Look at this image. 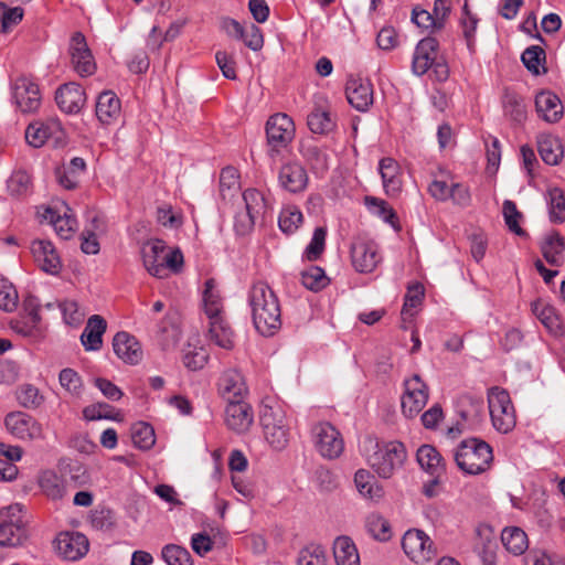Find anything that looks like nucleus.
Returning <instances> with one entry per match:
<instances>
[{
	"label": "nucleus",
	"instance_id": "f257e3e1",
	"mask_svg": "<svg viewBox=\"0 0 565 565\" xmlns=\"http://www.w3.org/2000/svg\"><path fill=\"white\" fill-rule=\"evenodd\" d=\"M247 305L254 328L264 337L281 328V307L278 296L265 281L254 282L247 294Z\"/></svg>",
	"mask_w": 565,
	"mask_h": 565
},
{
	"label": "nucleus",
	"instance_id": "f03ea898",
	"mask_svg": "<svg viewBox=\"0 0 565 565\" xmlns=\"http://www.w3.org/2000/svg\"><path fill=\"white\" fill-rule=\"evenodd\" d=\"M454 457L458 468L468 475H479L487 471L493 461L491 446L479 438L462 440Z\"/></svg>",
	"mask_w": 565,
	"mask_h": 565
},
{
	"label": "nucleus",
	"instance_id": "7ed1b4c3",
	"mask_svg": "<svg viewBox=\"0 0 565 565\" xmlns=\"http://www.w3.org/2000/svg\"><path fill=\"white\" fill-rule=\"evenodd\" d=\"M373 450L366 456L369 466L381 477L391 478L396 470L401 469L406 457V449L399 441L374 443L369 440Z\"/></svg>",
	"mask_w": 565,
	"mask_h": 565
},
{
	"label": "nucleus",
	"instance_id": "20e7f679",
	"mask_svg": "<svg viewBox=\"0 0 565 565\" xmlns=\"http://www.w3.org/2000/svg\"><path fill=\"white\" fill-rule=\"evenodd\" d=\"M260 424L266 441L274 450H282L289 443V425L284 408L279 404H264L260 409Z\"/></svg>",
	"mask_w": 565,
	"mask_h": 565
},
{
	"label": "nucleus",
	"instance_id": "39448f33",
	"mask_svg": "<svg viewBox=\"0 0 565 565\" xmlns=\"http://www.w3.org/2000/svg\"><path fill=\"white\" fill-rule=\"evenodd\" d=\"M433 68L436 78L444 82L449 76V68L446 63L439 61V42L431 36L422 39L414 51L412 71L420 76Z\"/></svg>",
	"mask_w": 565,
	"mask_h": 565
},
{
	"label": "nucleus",
	"instance_id": "423d86ee",
	"mask_svg": "<svg viewBox=\"0 0 565 565\" xmlns=\"http://www.w3.org/2000/svg\"><path fill=\"white\" fill-rule=\"evenodd\" d=\"M488 406L493 427L502 433H510L516 424L514 406L507 390L493 386L488 391Z\"/></svg>",
	"mask_w": 565,
	"mask_h": 565
},
{
	"label": "nucleus",
	"instance_id": "0eeeda50",
	"mask_svg": "<svg viewBox=\"0 0 565 565\" xmlns=\"http://www.w3.org/2000/svg\"><path fill=\"white\" fill-rule=\"evenodd\" d=\"M22 511L20 503L0 510V546L14 547L26 539Z\"/></svg>",
	"mask_w": 565,
	"mask_h": 565
},
{
	"label": "nucleus",
	"instance_id": "6e6552de",
	"mask_svg": "<svg viewBox=\"0 0 565 565\" xmlns=\"http://www.w3.org/2000/svg\"><path fill=\"white\" fill-rule=\"evenodd\" d=\"M402 548L412 562L420 565L430 562L437 555L433 540L418 529H409L404 533Z\"/></svg>",
	"mask_w": 565,
	"mask_h": 565
},
{
	"label": "nucleus",
	"instance_id": "1a4fd4ad",
	"mask_svg": "<svg viewBox=\"0 0 565 565\" xmlns=\"http://www.w3.org/2000/svg\"><path fill=\"white\" fill-rule=\"evenodd\" d=\"M25 140L34 148H40L50 141L55 147H58L65 143V131L57 119L39 120L31 122L26 127Z\"/></svg>",
	"mask_w": 565,
	"mask_h": 565
},
{
	"label": "nucleus",
	"instance_id": "9d476101",
	"mask_svg": "<svg viewBox=\"0 0 565 565\" xmlns=\"http://www.w3.org/2000/svg\"><path fill=\"white\" fill-rule=\"evenodd\" d=\"M311 433L315 447L322 457L334 459L342 454L344 443L333 425L327 422L319 423L313 426Z\"/></svg>",
	"mask_w": 565,
	"mask_h": 565
},
{
	"label": "nucleus",
	"instance_id": "9b49d317",
	"mask_svg": "<svg viewBox=\"0 0 565 565\" xmlns=\"http://www.w3.org/2000/svg\"><path fill=\"white\" fill-rule=\"evenodd\" d=\"M382 257L377 244L363 236H358L351 244V263L362 274L372 273L381 263Z\"/></svg>",
	"mask_w": 565,
	"mask_h": 565
},
{
	"label": "nucleus",
	"instance_id": "f8f14e48",
	"mask_svg": "<svg viewBox=\"0 0 565 565\" xmlns=\"http://www.w3.org/2000/svg\"><path fill=\"white\" fill-rule=\"evenodd\" d=\"M295 122L287 114L278 113L269 117L266 124V136L271 151L285 149L294 140Z\"/></svg>",
	"mask_w": 565,
	"mask_h": 565
},
{
	"label": "nucleus",
	"instance_id": "ddd939ff",
	"mask_svg": "<svg viewBox=\"0 0 565 565\" xmlns=\"http://www.w3.org/2000/svg\"><path fill=\"white\" fill-rule=\"evenodd\" d=\"M68 53L72 66L79 76H90L96 72L95 58L82 32H75L72 35Z\"/></svg>",
	"mask_w": 565,
	"mask_h": 565
},
{
	"label": "nucleus",
	"instance_id": "4468645a",
	"mask_svg": "<svg viewBox=\"0 0 565 565\" xmlns=\"http://www.w3.org/2000/svg\"><path fill=\"white\" fill-rule=\"evenodd\" d=\"M405 392L402 396V412L408 417L417 416L428 401V387L419 375H413L404 383Z\"/></svg>",
	"mask_w": 565,
	"mask_h": 565
},
{
	"label": "nucleus",
	"instance_id": "2eb2a0df",
	"mask_svg": "<svg viewBox=\"0 0 565 565\" xmlns=\"http://www.w3.org/2000/svg\"><path fill=\"white\" fill-rule=\"evenodd\" d=\"M8 431L22 440L43 438L42 425L31 415L24 412H11L4 418Z\"/></svg>",
	"mask_w": 565,
	"mask_h": 565
},
{
	"label": "nucleus",
	"instance_id": "dca6fc26",
	"mask_svg": "<svg viewBox=\"0 0 565 565\" xmlns=\"http://www.w3.org/2000/svg\"><path fill=\"white\" fill-rule=\"evenodd\" d=\"M12 95L17 107L24 114L34 113L41 106L39 85L26 76H19L12 84Z\"/></svg>",
	"mask_w": 565,
	"mask_h": 565
},
{
	"label": "nucleus",
	"instance_id": "f3484780",
	"mask_svg": "<svg viewBox=\"0 0 565 565\" xmlns=\"http://www.w3.org/2000/svg\"><path fill=\"white\" fill-rule=\"evenodd\" d=\"M224 420L228 429L236 434H244L254 423V413L244 399L231 401L225 407Z\"/></svg>",
	"mask_w": 565,
	"mask_h": 565
},
{
	"label": "nucleus",
	"instance_id": "a211bd4d",
	"mask_svg": "<svg viewBox=\"0 0 565 565\" xmlns=\"http://www.w3.org/2000/svg\"><path fill=\"white\" fill-rule=\"evenodd\" d=\"M30 248L34 262L41 270L50 275H57L61 271L62 260L52 242L34 239Z\"/></svg>",
	"mask_w": 565,
	"mask_h": 565
},
{
	"label": "nucleus",
	"instance_id": "6ab92c4d",
	"mask_svg": "<svg viewBox=\"0 0 565 565\" xmlns=\"http://www.w3.org/2000/svg\"><path fill=\"white\" fill-rule=\"evenodd\" d=\"M347 99L359 111H365L373 104V85L370 79L349 77L345 85Z\"/></svg>",
	"mask_w": 565,
	"mask_h": 565
},
{
	"label": "nucleus",
	"instance_id": "aec40b11",
	"mask_svg": "<svg viewBox=\"0 0 565 565\" xmlns=\"http://www.w3.org/2000/svg\"><path fill=\"white\" fill-rule=\"evenodd\" d=\"M87 537L78 532H62L55 541L57 553L70 561H77L88 552Z\"/></svg>",
	"mask_w": 565,
	"mask_h": 565
},
{
	"label": "nucleus",
	"instance_id": "412c9836",
	"mask_svg": "<svg viewBox=\"0 0 565 565\" xmlns=\"http://www.w3.org/2000/svg\"><path fill=\"white\" fill-rule=\"evenodd\" d=\"M308 173L305 167L297 161L282 164L278 173V182L282 189L290 193H299L308 185Z\"/></svg>",
	"mask_w": 565,
	"mask_h": 565
},
{
	"label": "nucleus",
	"instance_id": "4be33fe9",
	"mask_svg": "<svg viewBox=\"0 0 565 565\" xmlns=\"http://www.w3.org/2000/svg\"><path fill=\"white\" fill-rule=\"evenodd\" d=\"M535 110L541 119L550 124L558 122L564 115L559 97L551 90H541L536 94Z\"/></svg>",
	"mask_w": 565,
	"mask_h": 565
},
{
	"label": "nucleus",
	"instance_id": "5701e85b",
	"mask_svg": "<svg viewBox=\"0 0 565 565\" xmlns=\"http://www.w3.org/2000/svg\"><path fill=\"white\" fill-rule=\"evenodd\" d=\"M166 252L167 246L161 239H153L143 245L141 250L143 265L150 275L158 278L166 277L163 264Z\"/></svg>",
	"mask_w": 565,
	"mask_h": 565
},
{
	"label": "nucleus",
	"instance_id": "b1692460",
	"mask_svg": "<svg viewBox=\"0 0 565 565\" xmlns=\"http://www.w3.org/2000/svg\"><path fill=\"white\" fill-rule=\"evenodd\" d=\"M113 348L116 355L128 364H138L142 360V350L138 340L128 332L120 331L115 334Z\"/></svg>",
	"mask_w": 565,
	"mask_h": 565
},
{
	"label": "nucleus",
	"instance_id": "393cba45",
	"mask_svg": "<svg viewBox=\"0 0 565 565\" xmlns=\"http://www.w3.org/2000/svg\"><path fill=\"white\" fill-rule=\"evenodd\" d=\"M55 100L60 109L64 113L76 114L84 106L86 97L83 88L78 84L68 83L56 90Z\"/></svg>",
	"mask_w": 565,
	"mask_h": 565
},
{
	"label": "nucleus",
	"instance_id": "a878e982",
	"mask_svg": "<svg viewBox=\"0 0 565 565\" xmlns=\"http://www.w3.org/2000/svg\"><path fill=\"white\" fill-rule=\"evenodd\" d=\"M218 385L223 397L227 402L244 399L248 393L244 375L235 369L224 372Z\"/></svg>",
	"mask_w": 565,
	"mask_h": 565
},
{
	"label": "nucleus",
	"instance_id": "bb28decb",
	"mask_svg": "<svg viewBox=\"0 0 565 565\" xmlns=\"http://www.w3.org/2000/svg\"><path fill=\"white\" fill-rule=\"evenodd\" d=\"M532 312L546 328V330L558 337L565 331L561 317L556 309L543 299H537L532 302Z\"/></svg>",
	"mask_w": 565,
	"mask_h": 565
},
{
	"label": "nucleus",
	"instance_id": "cd10ccee",
	"mask_svg": "<svg viewBox=\"0 0 565 565\" xmlns=\"http://www.w3.org/2000/svg\"><path fill=\"white\" fill-rule=\"evenodd\" d=\"M379 171L385 193L396 196L402 190V172L398 162L390 157L383 158L379 163Z\"/></svg>",
	"mask_w": 565,
	"mask_h": 565
},
{
	"label": "nucleus",
	"instance_id": "c85d7f7f",
	"mask_svg": "<svg viewBox=\"0 0 565 565\" xmlns=\"http://www.w3.org/2000/svg\"><path fill=\"white\" fill-rule=\"evenodd\" d=\"M121 114L120 99L115 93L106 90L99 94L96 103V116L104 125L115 122Z\"/></svg>",
	"mask_w": 565,
	"mask_h": 565
},
{
	"label": "nucleus",
	"instance_id": "c756f323",
	"mask_svg": "<svg viewBox=\"0 0 565 565\" xmlns=\"http://www.w3.org/2000/svg\"><path fill=\"white\" fill-rule=\"evenodd\" d=\"M203 311L209 321L226 317L224 311L223 299L216 287V281L214 278L207 279L204 284Z\"/></svg>",
	"mask_w": 565,
	"mask_h": 565
},
{
	"label": "nucleus",
	"instance_id": "7c9ffc66",
	"mask_svg": "<svg viewBox=\"0 0 565 565\" xmlns=\"http://www.w3.org/2000/svg\"><path fill=\"white\" fill-rule=\"evenodd\" d=\"M541 252L545 260L555 267L564 264L565 239L558 232L548 233L541 245Z\"/></svg>",
	"mask_w": 565,
	"mask_h": 565
},
{
	"label": "nucleus",
	"instance_id": "2f4dec72",
	"mask_svg": "<svg viewBox=\"0 0 565 565\" xmlns=\"http://www.w3.org/2000/svg\"><path fill=\"white\" fill-rule=\"evenodd\" d=\"M107 328L106 320L98 315L92 316L81 335L82 344L87 351H96L102 348L103 334Z\"/></svg>",
	"mask_w": 565,
	"mask_h": 565
},
{
	"label": "nucleus",
	"instance_id": "473e14b6",
	"mask_svg": "<svg viewBox=\"0 0 565 565\" xmlns=\"http://www.w3.org/2000/svg\"><path fill=\"white\" fill-rule=\"evenodd\" d=\"M209 337L222 349L232 350L234 348L235 332L226 317L209 321Z\"/></svg>",
	"mask_w": 565,
	"mask_h": 565
},
{
	"label": "nucleus",
	"instance_id": "72a5a7b5",
	"mask_svg": "<svg viewBox=\"0 0 565 565\" xmlns=\"http://www.w3.org/2000/svg\"><path fill=\"white\" fill-rule=\"evenodd\" d=\"M419 466L429 475L439 478L445 472L444 460L438 450L430 445H423L416 454Z\"/></svg>",
	"mask_w": 565,
	"mask_h": 565
},
{
	"label": "nucleus",
	"instance_id": "f704fd0d",
	"mask_svg": "<svg viewBox=\"0 0 565 565\" xmlns=\"http://www.w3.org/2000/svg\"><path fill=\"white\" fill-rule=\"evenodd\" d=\"M501 542L504 548L514 556H520L529 548L526 533L519 526H507L502 530Z\"/></svg>",
	"mask_w": 565,
	"mask_h": 565
},
{
	"label": "nucleus",
	"instance_id": "c9c22d12",
	"mask_svg": "<svg viewBox=\"0 0 565 565\" xmlns=\"http://www.w3.org/2000/svg\"><path fill=\"white\" fill-rule=\"evenodd\" d=\"M537 150L542 160L550 166L558 164L564 154L561 140L552 135H541L539 137Z\"/></svg>",
	"mask_w": 565,
	"mask_h": 565
},
{
	"label": "nucleus",
	"instance_id": "e433bc0d",
	"mask_svg": "<svg viewBox=\"0 0 565 565\" xmlns=\"http://www.w3.org/2000/svg\"><path fill=\"white\" fill-rule=\"evenodd\" d=\"M354 483L360 494L366 499L377 501L384 495L382 486L369 470L359 469L354 475Z\"/></svg>",
	"mask_w": 565,
	"mask_h": 565
},
{
	"label": "nucleus",
	"instance_id": "4c0bfd02",
	"mask_svg": "<svg viewBox=\"0 0 565 565\" xmlns=\"http://www.w3.org/2000/svg\"><path fill=\"white\" fill-rule=\"evenodd\" d=\"M337 565H360V555L354 542L349 536H339L333 543Z\"/></svg>",
	"mask_w": 565,
	"mask_h": 565
},
{
	"label": "nucleus",
	"instance_id": "58836bf2",
	"mask_svg": "<svg viewBox=\"0 0 565 565\" xmlns=\"http://www.w3.org/2000/svg\"><path fill=\"white\" fill-rule=\"evenodd\" d=\"M39 486L43 493L52 500H60L66 493L65 481L55 472L50 470L41 473Z\"/></svg>",
	"mask_w": 565,
	"mask_h": 565
},
{
	"label": "nucleus",
	"instance_id": "ea45409f",
	"mask_svg": "<svg viewBox=\"0 0 565 565\" xmlns=\"http://www.w3.org/2000/svg\"><path fill=\"white\" fill-rule=\"evenodd\" d=\"M86 163L84 159L75 157L70 161V164L63 170L57 171L58 183L67 189H75L78 184L79 174L84 173Z\"/></svg>",
	"mask_w": 565,
	"mask_h": 565
},
{
	"label": "nucleus",
	"instance_id": "a19ab883",
	"mask_svg": "<svg viewBox=\"0 0 565 565\" xmlns=\"http://www.w3.org/2000/svg\"><path fill=\"white\" fill-rule=\"evenodd\" d=\"M45 217L50 218L57 235L63 239L71 238L77 228L76 218L67 212H65L64 215H60L56 214L54 210L47 209Z\"/></svg>",
	"mask_w": 565,
	"mask_h": 565
},
{
	"label": "nucleus",
	"instance_id": "79ce46f5",
	"mask_svg": "<svg viewBox=\"0 0 565 565\" xmlns=\"http://www.w3.org/2000/svg\"><path fill=\"white\" fill-rule=\"evenodd\" d=\"M83 416L87 420L110 419L115 422H122L124 414L121 411L116 409L107 403H96L86 406L83 409Z\"/></svg>",
	"mask_w": 565,
	"mask_h": 565
},
{
	"label": "nucleus",
	"instance_id": "37998d69",
	"mask_svg": "<svg viewBox=\"0 0 565 565\" xmlns=\"http://www.w3.org/2000/svg\"><path fill=\"white\" fill-rule=\"evenodd\" d=\"M547 203L550 220L553 223L565 222V195L562 189L551 188L547 190Z\"/></svg>",
	"mask_w": 565,
	"mask_h": 565
},
{
	"label": "nucleus",
	"instance_id": "c03bdc74",
	"mask_svg": "<svg viewBox=\"0 0 565 565\" xmlns=\"http://www.w3.org/2000/svg\"><path fill=\"white\" fill-rule=\"evenodd\" d=\"M365 527L377 541L386 542L392 536L390 522L379 513H371L366 516Z\"/></svg>",
	"mask_w": 565,
	"mask_h": 565
},
{
	"label": "nucleus",
	"instance_id": "a18cd8bd",
	"mask_svg": "<svg viewBox=\"0 0 565 565\" xmlns=\"http://www.w3.org/2000/svg\"><path fill=\"white\" fill-rule=\"evenodd\" d=\"M241 189L239 173L234 167H225L220 174V192L224 200L231 199Z\"/></svg>",
	"mask_w": 565,
	"mask_h": 565
},
{
	"label": "nucleus",
	"instance_id": "49530a36",
	"mask_svg": "<svg viewBox=\"0 0 565 565\" xmlns=\"http://www.w3.org/2000/svg\"><path fill=\"white\" fill-rule=\"evenodd\" d=\"M300 152L313 170L323 172L328 169V156L315 142L302 143Z\"/></svg>",
	"mask_w": 565,
	"mask_h": 565
},
{
	"label": "nucleus",
	"instance_id": "de8ad7c7",
	"mask_svg": "<svg viewBox=\"0 0 565 565\" xmlns=\"http://www.w3.org/2000/svg\"><path fill=\"white\" fill-rule=\"evenodd\" d=\"M309 129L313 134L324 135L330 132L334 127L330 113L322 108H315L308 116L307 120Z\"/></svg>",
	"mask_w": 565,
	"mask_h": 565
},
{
	"label": "nucleus",
	"instance_id": "09e8293b",
	"mask_svg": "<svg viewBox=\"0 0 565 565\" xmlns=\"http://www.w3.org/2000/svg\"><path fill=\"white\" fill-rule=\"evenodd\" d=\"M131 438L134 445L142 450L150 449L156 443L152 426L143 422H139L132 426Z\"/></svg>",
	"mask_w": 565,
	"mask_h": 565
},
{
	"label": "nucleus",
	"instance_id": "8fccbe9b",
	"mask_svg": "<svg viewBox=\"0 0 565 565\" xmlns=\"http://www.w3.org/2000/svg\"><path fill=\"white\" fill-rule=\"evenodd\" d=\"M303 221L301 211L295 205L281 210L278 218L279 228L286 234L295 233Z\"/></svg>",
	"mask_w": 565,
	"mask_h": 565
},
{
	"label": "nucleus",
	"instance_id": "3c124183",
	"mask_svg": "<svg viewBox=\"0 0 565 565\" xmlns=\"http://www.w3.org/2000/svg\"><path fill=\"white\" fill-rule=\"evenodd\" d=\"M245 210L252 213L254 217L263 218L267 212V201L264 194L256 189H247L243 193Z\"/></svg>",
	"mask_w": 565,
	"mask_h": 565
},
{
	"label": "nucleus",
	"instance_id": "603ef678",
	"mask_svg": "<svg viewBox=\"0 0 565 565\" xmlns=\"http://www.w3.org/2000/svg\"><path fill=\"white\" fill-rule=\"evenodd\" d=\"M524 66L534 75L545 73L546 68L542 66L545 62V52L541 46L532 45L527 47L521 56Z\"/></svg>",
	"mask_w": 565,
	"mask_h": 565
},
{
	"label": "nucleus",
	"instance_id": "864d4df0",
	"mask_svg": "<svg viewBox=\"0 0 565 565\" xmlns=\"http://www.w3.org/2000/svg\"><path fill=\"white\" fill-rule=\"evenodd\" d=\"M17 399L24 408H38L44 402L39 388L32 384H22L17 390Z\"/></svg>",
	"mask_w": 565,
	"mask_h": 565
},
{
	"label": "nucleus",
	"instance_id": "5fc2aeb1",
	"mask_svg": "<svg viewBox=\"0 0 565 565\" xmlns=\"http://www.w3.org/2000/svg\"><path fill=\"white\" fill-rule=\"evenodd\" d=\"M326 550L318 544L305 546L298 555L297 565H327Z\"/></svg>",
	"mask_w": 565,
	"mask_h": 565
},
{
	"label": "nucleus",
	"instance_id": "6e6d98bb",
	"mask_svg": "<svg viewBox=\"0 0 565 565\" xmlns=\"http://www.w3.org/2000/svg\"><path fill=\"white\" fill-rule=\"evenodd\" d=\"M301 284L309 290L319 291L328 286L329 278L318 266H310L301 273Z\"/></svg>",
	"mask_w": 565,
	"mask_h": 565
},
{
	"label": "nucleus",
	"instance_id": "4d7b16f0",
	"mask_svg": "<svg viewBox=\"0 0 565 565\" xmlns=\"http://www.w3.org/2000/svg\"><path fill=\"white\" fill-rule=\"evenodd\" d=\"M19 296L15 287L3 276H0V309L7 312L15 310Z\"/></svg>",
	"mask_w": 565,
	"mask_h": 565
},
{
	"label": "nucleus",
	"instance_id": "13d9d810",
	"mask_svg": "<svg viewBox=\"0 0 565 565\" xmlns=\"http://www.w3.org/2000/svg\"><path fill=\"white\" fill-rule=\"evenodd\" d=\"M162 557L168 565H193L190 552L179 545L169 544L164 546Z\"/></svg>",
	"mask_w": 565,
	"mask_h": 565
},
{
	"label": "nucleus",
	"instance_id": "bf43d9fd",
	"mask_svg": "<svg viewBox=\"0 0 565 565\" xmlns=\"http://www.w3.org/2000/svg\"><path fill=\"white\" fill-rule=\"evenodd\" d=\"M209 353L203 347H190L184 351L183 364L191 371H198L207 363Z\"/></svg>",
	"mask_w": 565,
	"mask_h": 565
},
{
	"label": "nucleus",
	"instance_id": "052dcab7",
	"mask_svg": "<svg viewBox=\"0 0 565 565\" xmlns=\"http://www.w3.org/2000/svg\"><path fill=\"white\" fill-rule=\"evenodd\" d=\"M58 381L61 386L71 395L78 396L82 392V379L79 374L70 367L63 369L60 372Z\"/></svg>",
	"mask_w": 565,
	"mask_h": 565
},
{
	"label": "nucleus",
	"instance_id": "680f3d73",
	"mask_svg": "<svg viewBox=\"0 0 565 565\" xmlns=\"http://www.w3.org/2000/svg\"><path fill=\"white\" fill-rule=\"evenodd\" d=\"M327 228L317 227L313 232L312 238L306 248V257L309 260L318 259L324 250Z\"/></svg>",
	"mask_w": 565,
	"mask_h": 565
},
{
	"label": "nucleus",
	"instance_id": "e2e57ef3",
	"mask_svg": "<svg viewBox=\"0 0 565 565\" xmlns=\"http://www.w3.org/2000/svg\"><path fill=\"white\" fill-rule=\"evenodd\" d=\"M503 215L505 220V224L509 230L516 235H523L524 231L520 226L519 221L522 217V214L518 211L514 202L507 200L503 202Z\"/></svg>",
	"mask_w": 565,
	"mask_h": 565
},
{
	"label": "nucleus",
	"instance_id": "0e129e2a",
	"mask_svg": "<svg viewBox=\"0 0 565 565\" xmlns=\"http://www.w3.org/2000/svg\"><path fill=\"white\" fill-rule=\"evenodd\" d=\"M463 17L461 18L462 33L467 41L468 47L471 50L475 42L478 19L472 15L468 9L467 2L463 6Z\"/></svg>",
	"mask_w": 565,
	"mask_h": 565
},
{
	"label": "nucleus",
	"instance_id": "69168bd1",
	"mask_svg": "<svg viewBox=\"0 0 565 565\" xmlns=\"http://www.w3.org/2000/svg\"><path fill=\"white\" fill-rule=\"evenodd\" d=\"M449 200H451L452 203L458 206H468L471 202L469 188L462 183L455 182L451 179V191L449 193Z\"/></svg>",
	"mask_w": 565,
	"mask_h": 565
},
{
	"label": "nucleus",
	"instance_id": "338daca9",
	"mask_svg": "<svg viewBox=\"0 0 565 565\" xmlns=\"http://www.w3.org/2000/svg\"><path fill=\"white\" fill-rule=\"evenodd\" d=\"M60 308L67 324L77 326L83 321L84 315L79 311L78 305L74 300H64L61 302Z\"/></svg>",
	"mask_w": 565,
	"mask_h": 565
},
{
	"label": "nucleus",
	"instance_id": "774afa93",
	"mask_svg": "<svg viewBox=\"0 0 565 565\" xmlns=\"http://www.w3.org/2000/svg\"><path fill=\"white\" fill-rule=\"evenodd\" d=\"M30 175L24 171L14 172L8 181V188L14 195L25 193L30 186Z\"/></svg>",
	"mask_w": 565,
	"mask_h": 565
}]
</instances>
